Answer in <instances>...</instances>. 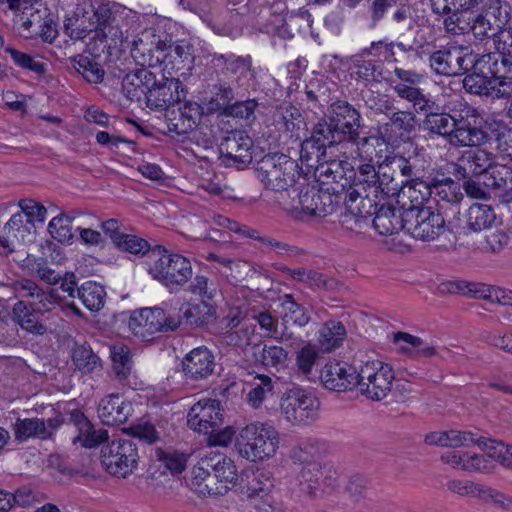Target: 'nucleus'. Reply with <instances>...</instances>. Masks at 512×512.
I'll return each mask as SVG.
<instances>
[{
  "label": "nucleus",
  "mask_w": 512,
  "mask_h": 512,
  "mask_svg": "<svg viewBox=\"0 0 512 512\" xmlns=\"http://www.w3.org/2000/svg\"><path fill=\"white\" fill-rule=\"evenodd\" d=\"M71 421L79 431L73 443L80 442L86 448L102 444L100 461L109 474L126 478L134 472L140 458L134 439L115 438L109 441L107 432L94 430L90 421L80 411L71 414Z\"/></svg>",
  "instance_id": "1"
},
{
  "label": "nucleus",
  "mask_w": 512,
  "mask_h": 512,
  "mask_svg": "<svg viewBox=\"0 0 512 512\" xmlns=\"http://www.w3.org/2000/svg\"><path fill=\"white\" fill-rule=\"evenodd\" d=\"M148 274L169 291L183 289L193 276L191 261L178 253L157 246L147 256Z\"/></svg>",
  "instance_id": "2"
},
{
  "label": "nucleus",
  "mask_w": 512,
  "mask_h": 512,
  "mask_svg": "<svg viewBox=\"0 0 512 512\" xmlns=\"http://www.w3.org/2000/svg\"><path fill=\"white\" fill-rule=\"evenodd\" d=\"M124 17L118 10L108 5L107 16L99 22L96 33L87 43L86 51L93 57H102L108 60L129 47L127 30H123Z\"/></svg>",
  "instance_id": "3"
},
{
  "label": "nucleus",
  "mask_w": 512,
  "mask_h": 512,
  "mask_svg": "<svg viewBox=\"0 0 512 512\" xmlns=\"http://www.w3.org/2000/svg\"><path fill=\"white\" fill-rule=\"evenodd\" d=\"M503 137L504 133L496 129L492 130L491 134L486 132L481 126V119L476 109L468 107L456 111V121L449 144L455 148H472L487 144L492 147L495 143L497 149L505 150L502 145Z\"/></svg>",
  "instance_id": "4"
},
{
  "label": "nucleus",
  "mask_w": 512,
  "mask_h": 512,
  "mask_svg": "<svg viewBox=\"0 0 512 512\" xmlns=\"http://www.w3.org/2000/svg\"><path fill=\"white\" fill-rule=\"evenodd\" d=\"M277 430L268 423L253 422L246 425L236 438L237 450L249 461L272 457L278 448Z\"/></svg>",
  "instance_id": "5"
},
{
  "label": "nucleus",
  "mask_w": 512,
  "mask_h": 512,
  "mask_svg": "<svg viewBox=\"0 0 512 512\" xmlns=\"http://www.w3.org/2000/svg\"><path fill=\"white\" fill-rule=\"evenodd\" d=\"M256 172L265 188L281 192L295 184L299 176V166L295 160L283 153H269L257 162Z\"/></svg>",
  "instance_id": "6"
},
{
  "label": "nucleus",
  "mask_w": 512,
  "mask_h": 512,
  "mask_svg": "<svg viewBox=\"0 0 512 512\" xmlns=\"http://www.w3.org/2000/svg\"><path fill=\"white\" fill-rule=\"evenodd\" d=\"M324 115L336 130L335 132H339L346 144L355 146L360 156V148L366 146L370 140V137L361 136L363 128L361 113L349 102L337 100L328 107Z\"/></svg>",
  "instance_id": "7"
},
{
  "label": "nucleus",
  "mask_w": 512,
  "mask_h": 512,
  "mask_svg": "<svg viewBox=\"0 0 512 512\" xmlns=\"http://www.w3.org/2000/svg\"><path fill=\"white\" fill-rule=\"evenodd\" d=\"M394 379V370L389 363L367 360L358 368L356 387L367 399L381 401L391 392Z\"/></svg>",
  "instance_id": "8"
},
{
  "label": "nucleus",
  "mask_w": 512,
  "mask_h": 512,
  "mask_svg": "<svg viewBox=\"0 0 512 512\" xmlns=\"http://www.w3.org/2000/svg\"><path fill=\"white\" fill-rule=\"evenodd\" d=\"M406 232L413 238L431 241L445 231L447 218L439 210L429 206H411L405 209Z\"/></svg>",
  "instance_id": "9"
},
{
  "label": "nucleus",
  "mask_w": 512,
  "mask_h": 512,
  "mask_svg": "<svg viewBox=\"0 0 512 512\" xmlns=\"http://www.w3.org/2000/svg\"><path fill=\"white\" fill-rule=\"evenodd\" d=\"M320 402L310 391L294 387L280 401L283 417L292 425H309L318 417Z\"/></svg>",
  "instance_id": "10"
},
{
  "label": "nucleus",
  "mask_w": 512,
  "mask_h": 512,
  "mask_svg": "<svg viewBox=\"0 0 512 512\" xmlns=\"http://www.w3.org/2000/svg\"><path fill=\"white\" fill-rule=\"evenodd\" d=\"M425 188L434 195L437 210L445 215L448 225L460 227V204L464 199L460 183L450 177L433 178Z\"/></svg>",
  "instance_id": "11"
},
{
  "label": "nucleus",
  "mask_w": 512,
  "mask_h": 512,
  "mask_svg": "<svg viewBox=\"0 0 512 512\" xmlns=\"http://www.w3.org/2000/svg\"><path fill=\"white\" fill-rule=\"evenodd\" d=\"M180 323V317L167 315L164 309L154 307L133 312L128 324L135 336L150 340L156 333L176 330Z\"/></svg>",
  "instance_id": "12"
},
{
  "label": "nucleus",
  "mask_w": 512,
  "mask_h": 512,
  "mask_svg": "<svg viewBox=\"0 0 512 512\" xmlns=\"http://www.w3.org/2000/svg\"><path fill=\"white\" fill-rule=\"evenodd\" d=\"M477 54L468 48L452 45L433 52L429 63L431 69L439 75L458 76L468 72L475 65Z\"/></svg>",
  "instance_id": "13"
},
{
  "label": "nucleus",
  "mask_w": 512,
  "mask_h": 512,
  "mask_svg": "<svg viewBox=\"0 0 512 512\" xmlns=\"http://www.w3.org/2000/svg\"><path fill=\"white\" fill-rule=\"evenodd\" d=\"M213 63L222 68V73L231 78L238 88L243 90L255 89L257 86V71L253 66L250 55L238 56L233 53L214 54Z\"/></svg>",
  "instance_id": "14"
},
{
  "label": "nucleus",
  "mask_w": 512,
  "mask_h": 512,
  "mask_svg": "<svg viewBox=\"0 0 512 512\" xmlns=\"http://www.w3.org/2000/svg\"><path fill=\"white\" fill-rule=\"evenodd\" d=\"M108 4L98 3L97 6L77 7L75 12L64 20L65 33L72 39L82 40L89 34L96 33L99 22L107 16Z\"/></svg>",
  "instance_id": "15"
},
{
  "label": "nucleus",
  "mask_w": 512,
  "mask_h": 512,
  "mask_svg": "<svg viewBox=\"0 0 512 512\" xmlns=\"http://www.w3.org/2000/svg\"><path fill=\"white\" fill-rule=\"evenodd\" d=\"M187 423L192 430L202 434L219 429L224 423L221 402L217 399H200L190 408Z\"/></svg>",
  "instance_id": "16"
},
{
  "label": "nucleus",
  "mask_w": 512,
  "mask_h": 512,
  "mask_svg": "<svg viewBox=\"0 0 512 512\" xmlns=\"http://www.w3.org/2000/svg\"><path fill=\"white\" fill-rule=\"evenodd\" d=\"M186 89L177 78L156 77L155 85L149 87L145 103L153 110H166L186 97Z\"/></svg>",
  "instance_id": "17"
},
{
  "label": "nucleus",
  "mask_w": 512,
  "mask_h": 512,
  "mask_svg": "<svg viewBox=\"0 0 512 512\" xmlns=\"http://www.w3.org/2000/svg\"><path fill=\"white\" fill-rule=\"evenodd\" d=\"M281 308L282 342L287 343L289 346L299 347L304 341L301 337L295 335L290 324L299 328L305 327L311 320L309 310L300 303H297L291 294L284 295Z\"/></svg>",
  "instance_id": "18"
},
{
  "label": "nucleus",
  "mask_w": 512,
  "mask_h": 512,
  "mask_svg": "<svg viewBox=\"0 0 512 512\" xmlns=\"http://www.w3.org/2000/svg\"><path fill=\"white\" fill-rule=\"evenodd\" d=\"M252 146L250 137L241 132H231L219 145L220 159L226 166L244 168L252 161Z\"/></svg>",
  "instance_id": "19"
},
{
  "label": "nucleus",
  "mask_w": 512,
  "mask_h": 512,
  "mask_svg": "<svg viewBox=\"0 0 512 512\" xmlns=\"http://www.w3.org/2000/svg\"><path fill=\"white\" fill-rule=\"evenodd\" d=\"M293 208L300 209L304 214L313 217H326L336 212L332 195L310 185H306L299 191L297 205L294 204Z\"/></svg>",
  "instance_id": "20"
},
{
  "label": "nucleus",
  "mask_w": 512,
  "mask_h": 512,
  "mask_svg": "<svg viewBox=\"0 0 512 512\" xmlns=\"http://www.w3.org/2000/svg\"><path fill=\"white\" fill-rule=\"evenodd\" d=\"M358 369L339 361L328 362L321 370L320 379L325 388L345 392L357 385Z\"/></svg>",
  "instance_id": "21"
},
{
  "label": "nucleus",
  "mask_w": 512,
  "mask_h": 512,
  "mask_svg": "<svg viewBox=\"0 0 512 512\" xmlns=\"http://www.w3.org/2000/svg\"><path fill=\"white\" fill-rule=\"evenodd\" d=\"M214 368V355L207 347L194 348L182 360L184 376L193 381L208 378L213 373Z\"/></svg>",
  "instance_id": "22"
},
{
  "label": "nucleus",
  "mask_w": 512,
  "mask_h": 512,
  "mask_svg": "<svg viewBox=\"0 0 512 512\" xmlns=\"http://www.w3.org/2000/svg\"><path fill=\"white\" fill-rule=\"evenodd\" d=\"M380 195L363 193L361 196L352 197L351 193L345 192L344 205L346 213L344 214L345 222L348 218L354 220V223L361 227L362 223H366L370 217L376 215L378 208V198Z\"/></svg>",
  "instance_id": "23"
},
{
  "label": "nucleus",
  "mask_w": 512,
  "mask_h": 512,
  "mask_svg": "<svg viewBox=\"0 0 512 512\" xmlns=\"http://www.w3.org/2000/svg\"><path fill=\"white\" fill-rule=\"evenodd\" d=\"M98 417L102 423L115 426L125 423L133 412L132 404L119 394H111L101 399L98 405Z\"/></svg>",
  "instance_id": "24"
},
{
  "label": "nucleus",
  "mask_w": 512,
  "mask_h": 512,
  "mask_svg": "<svg viewBox=\"0 0 512 512\" xmlns=\"http://www.w3.org/2000/svg\"><path fill=\"white\" fill-rule=\"evenodd\" d=\"M155 83L156 74L147 68H139L123 77L122 92L130 101H145L149 87Z\"/></svg>",
  "instance_id": "25"
},
{
  "label": "nucleus",
  "mask_w": 512,
  "mask_h": 512,
  "mask_svg": "<svg viewBox=\"0 0 512 512\" xmlns=\"http://www.w3.org/2000/svg\"><path fill=\"white\" fill-rule=\"evenodd\" d=\"M333 126L325 115L313 126L311 135L305 139V148L312 147L316 149V159L325 154L326 148L333 146H344L346 143L340 137L339 132H335Z\"/></svg>",
  "instance_id": "26"
},
{
  "label": "nucleus",
  "mask_w": 512,
  "mask_h": 512,
  "mask_svg": "<svg viewBox=\"0 0 512 512\" xmlns=\"http://www.w3.org/2000/svg\"><path fill=\"white\" fill-rule=\"evenodd\" d=\"M213 455L212 451L205 454L192 470V484L196 492L202 495H223L225 489L223 486L216 487L213 477Z\"/></svg>",
  "instance_id": "27"
},
{
  "label": "nucleus",
  "mask_w": 512,
  "mask_h": 512,
  "mask_svg": "<svg viewBox=\"0 0 512 512\" xmlns=\"http://www.w3.org/2000/svg\"><path fill=\"white\" fill-rule=\"evenodd\" d=\"M417 118L411 111L392 110L388 115V122L383 126L389 139L401 140L406 142L411 139L416 131Z\"/></svg>",
  "instance_id": "28"
},
{
  "label": "nucleus",
  "mask_w": 512,
  "mask_h": 512,
  "mask_svg": "<svg viewBox=\"0 0 512 512\" xmlns=\"http://www.w3.org/2000/svg\"><path fill=\"white\" fill-rule=\"evenodd\" d=\"M321 177L326 178V183L332 182L348 192L352 187V178L355 176V168L347 160L333 159L321 163L317 167Z\"/></svg>",
  "instance_id": "29"
},
{
  "label": "nucleus",
  "mask_w": 512,
  "mask_h": 512,
  "mask_svg": "<svg viewBox=\"0 0 512 512\" xmlns=\"http://www.w3.org/2000/svg\"><path fill=\"white\" fill-rule=\"evenodd\" d=\"M405 210L381 205L371 220L373 228L382 236H390L401 230L406 232Z\"/></svg>",
  "instance_id": "30"
},
{
  "label": "nucleus",
  "mask_w": 512,
  "mask_h": 512,
  "mask_svg": "<svg viewBox=\"0 0 512 512\" xmlns=\"http://www.w3.org/2000/svg\"><path fill=\"white\" fill-rule=\"evenodd\" d=\"M377 175V168L372 159L360 164L355 169L351 190H348L351 193V198L361 196L363 193L378 195L377 184L379 176Z\"/></svg>",
  "instance_id": "31"
},
{
  "label": "nucleus",
  "mask_w": 512,
  "mask_h": 512,
  "mask_svg": "<svg viewBox=\"0 0 512 512\" xmlns=\"http://www.w3.org/2000/svg\"><path fill=\"white\" fill-rule=\"evenodd\" d=\"M507 16V11H505L503 20L497 18L495 14L490 12L479 14L472 21L471 31L476 39L483 41L485 39L492 38L495 43L497 36L504 31Z\"/></svg>",
  "instance_id": "32"
},
{
  "label": "nucleus",
  "mask_w": 512,
  "mask_h": 512,
  "mask_svg": "<svg viewBox=\"0 0 512 512\" xmlns=\"http://www.w3.org/2000/svg\"><path fill=\"white\" fill-rule=\"evenodd\" d=\"M213 477L216 487L223 486L225 493L231 486H235L238 480L237 468L234 461L220 451H212Z\"/></svg>",
  "instance_id": "33"
},
{
  "label": "nucleus",
  "mask_w": 512,
  "mask_h": 512,
  "mask_svg": "<svg viewBox=\"0 0 512 512\" xmlns=\"http://www.w3.org/2000/svg\"><path fill=\"white\" fill-rule=\"evenodd\" d=\"M425 112L426 115L422 122L423 130L427 131L429 134L440 136L449 143L450 135L453 133L456 121V111L453 114L439 113L431 111L430 108Z\"/></svg>",
  "instance_id": "34"
},
{
  "label": "nucleus",
  "mask_w": 512,
  "mask_h": 512,
  "mask_svg": "<svg viewBox=\"0 0 512 512\" xmlns=\"http://www.w3.org/2000/svg\"><path fill=\"white\" fill-rule=\"evenodd\" d=\"M475 65L466 73L463 79L464 89L471 94L491 96L493 83L495 80L490 79L484 68V63L477 62V56L475 57Z\"/></svg>",
  "instance_id": "35"
},
{
  "label": "nucleus",
  "mask_w": 512,
  "mask_h": 512,
  "mask_svg": "<svg viewBox=\"0 0 512 512\" xmlns=\"http://www.w3.org/2000/svg\"><path fill=\"white\" fill-rule=\"evenodd\" d=\"M252 351L255 362L265 368L279 370L287 365L288 352L281 346L257 343L253 345Z\"/></svg>",
  "instance_id": "36"
},
{
  "label": "nucleus",
  "mask_w": 512,
  "mask_h": 512,
  "mask_svg": "<svg viewBox=\"0 0 512 512\" xmlns=\"http://www.w3.org/2000/svg\"><path fill=\"white\" fill-rule=\"evenodd\" d=\"M72 361L82 374H97L102 371V360L87 343H75Z\"/></svg>",
  "instance_id": "37"
},
{
  "label": "nucleus",
  "mask_w": 512,
  "mask_h": 512,
  "mask_svg": "<svg viewBox=\"0 0 512 512\" xmlns=\"http://www.w3.org/2000/svg\"><path fill=\"white\" fill-rule=\"evenodd\" d=\"M393 342L400 344L401 342L411 346L399 345V351L407 354L409 357L415 360L425 359L433 357L437 354L434 346L421 347L424 343L423 339L407 332H396L393 334Z\"/></svg>",
  "instance_id": "38"
},
{
  "label": "nucleus",
  "mask_w": 512,
  "mask_h": 512,
  "mask_svg": "<svg viewBox=\"0 0 512 512\" xmlns=\"http://www.w3.org/2000/svg\"><path fill=\"white\" fill-rule=\"evenodd\" d=\"M390 165L389 157H386L381 163L377 162V176H379L377 184L378 195L394 196L404 186V181L401 180L396 170L390 167Z\"/></svg>",
  "instance_id": "39"
},
{
  "label": "nucleus",
  "mask_w": 512,
  "mask_h": 512,
  "mask_svg": "<svg viewBox=\"0 0 512 512\" xmlns=\"http://www.w3.org/2000/svg\"><path fill=\"white\" fill-rule=\"evenodd\" d=\"M347 331L342 322L329 320L319 330L318 343L323 351L330 352L342 346Z\"/></svg>",
  "instance_id": "40"
},
{
  "label": "nucleus",
  "mask_w": 512,
  "mask_h": 512,
  "mask_svg": "<svg viewBox=\"0 0 512 512\" xmlns=\"http://www.w3.org/2000/svg\"><path fill=\"white\" fill-rule=\"evenodd\" d=\"M101 57H93L78 54L69 60L73 68L89 83H101L104 79L105 71L97 61Z\"/></svg>",
  "instance_id": "41"
},
{
  "label": "nucleus",
  "mask_w": 512,
  "mask_h": 512,
  "mask_svg": "<svg viewBox=\"0 0 512 512\" xmlns=\"http://www.w3.org/2000/svg\"><path fill=\"white\" fill-rule=\"evenodd\" d=\"M13 319L20 327L34 335H43L46 333L47 328L43 325L36 313L24 301H18L12 309Z\"/></svg>",
  "instance_id": "42"
},
{
  "label": "nucleus",
  "mask_w": 512,
  "mask_h": 512,
  "mask_svg": "<svg viewBox=\"0 0 512 512\" xmlns=\"http://www.w3.org/2000/svg\"><path fill=\"white\" fill-rule=\"evenodd\" d=\"M496 215L491 206L486 204H473L466 212V221L463 228L477 232L491 227Z\"/></svg>",
  "instance_id": "43"
},
{
  "label": "nucleus",
  "mask_w": 512,
  "mask_h": 512,
  "mask_svg": "<svg viewBox=\"0 0 512 512\" xmlns=\"http://www.w3.org/2000/svg\"><path fill=\"white\" fill-rule=\"evenodd\" d=\"M15 440L25 442L30 438L48 439L45 420L41 418H18L13 425Z\"/></svg>",
  "instance_id": "44"
},
{
  "label": "nucleus",
  "mask_w": 512,
  "mask_h": 512,
  "mask_svg": "<svg viewBox=\"0 0 512 512\" xmlns=\"http://www.w3.org/2000/svg\"><path fill=\"white\" fill-rule=\"evenodd\" d=\"M182 310V320L187 325L193 327H203L209 324L216 315V309L213 305L205 301L195 304H188Z\"/></svg>",
  "instance_id": "45"
},
{
  "label": "nucleus",
  "mask_w": 512,
  "mask_h": 512,
  "mask_svg": "<svg viewBox=\"0 0 512 512\" xmlns=\"http://www.w3.org/2000/svg\"><path fill=\"white\" fill-rule=\"evenodd\" d=\"M274 120L279 131L287 133L290 137L298 138L303 120L296 107L292 105L279 107L274 115Z\"/></svg>",
  "instance_id": "46"
},
{
  "label": "nucleus",
  "mask_w": 512,
  "mask_h": 512,
  "mask_svg": "<svg viewBox=\"0 0 512 512\" xmlns=\"http://www.w3.org/2000/svg\"><path fill=\"white\" fill-rule=\"evenodd\" d=\"M480 442H486V446L482 445L485 449L488 450L487 454H471L467 452L466 456V465L463 466V471L468 472H479V473H489L494 468V463L492 458H495L493 455V449L491 446H496V442L491 439H482L480 438Z\"/></svg>",
  "instance_id": "47"
},
{
  "label": "nucleus",
  "mask_w": 512,
  "mask_h": 512,
  "mask_svg": "<svg viewBox=\"0 0 512 512\" xmlns=\"http://www.w3.org/2000/svg\"><path fill=\"white\" fill-rule=\"evenodd\" d=\"M83 305L90 311L97 312L104 307L106 292L100 284L87 281L77 290Z\"/></svg>",
  "instance_id": "48"
},
{
  "label": "nucleus",
  "mask_w": 512,
  "mask_h": 512,
  "mask_svg": "<svg viewBox=\"0 0 512 512\" xmlns=\"http://www.w3.org/2000/svg\"><path fill=\"white\" fill-rule=\"evenodd\" d=\"M445 290L452 294L472 295L476 298L486 299L492 302V294L495 287H489L481 283H471L460 280L448 281L443 284Z\"/></svg>",
  "instance_id": "49"
},
{
  "label": "nucleus",
  "mask_w": 512,
  "mask_h": 512,
  "mask_svg": "<svg viewBox=\"0 0 512 512\" xmlns=\"http://www.w3.org/2000/svg\"><path fill=\"white\" fill-rule=\"evenodd\" d=\"M477 62L484 63V68L490 79H500L511 72L512 63L510 58H505L499 52L497 54H486L477 56Z\"/></svg>",
  "instance_id": "50"
},
{
  "label": "nucleus",
  "mask_w": 512,
  "mask_h": 512,
  "mask_svg": "<svg viewBox=\"0 0 512 512\" xmlns=\"http://www.w3.org/2000/svg\"><path fill=\"white\" fill-rule=\"evenodd\" d=\"M393 90L399 98L412 103L420 111H428L434 105V102L428 99L416 85L396 84Z\"/></svg>",
  "instance_id": "51"
},
{
  "label": "nucleus",
  "mask_w": 512,
  "mask_h": 512,
  "mask_svg": "<svg viewBox=\"0 0 512 512\" xmlns=\"http://www.w3.org/2000/svg\"><path fill=\"white\" fill-rule=\"evenodd\" d=\"M355 74L368 83L381 82L384 79V65L380 60L354 59Z\"/></svg>",
  "instance_id": "52"
},
{
  "label": "nucleus",
  "mask_w": 512,
  "mask_h": 512,
  "mask_svg": "<svg viewBox=\"0 0 512 512\" xmlns=\"http://www.w3.org/2000/svg\"><path fill=\"white\" fill-rule=\"evenodd\" d=\"M113 370L119 379H126L131 372L132 359L130 349L124 344L110 346Z\"/></svg>",
  "instance_id": "53"
},
{
  "label": "nucleus",
  "mask_w": 512,
  "mask_h": 512,
  "mask_svg": "<svg viewBox=\"0 0 512 512\" xmlns=\"http://www.w3.org/2000/svg\"><path fill=\"white\" fill-rule=\"evenodd\" d=\"M273 380L267 375H257L251 383V389L247 394V402L253 407L258 408L266 399L268 394L273 392Z\"/></svg>",
  "instance_id": "54"
},
{
  "label": "nucleus",
  "mask_w": 512,
  "mask_h": 512,
  "mask_svg": "<svg viewBox=\"0 0 512 512\" xmlns=\"http://www.w3.org/2000/svg\"><path fill=\"white\" fill-rule=\"evenodd\" d=\"M5 52L11 56L14 64L19 68L29 70L35 73L38 77H42L46 74V64L36 60L38 56L29 55L11 46L5 47Z\"/></svg>",
  "instance_id": "55"
},
{
  "label": "nucleus",
  "mask_w": 512,
  "mask_h": 512,
  "mask_svg": "<svg viewBox=\"0 0 512 512\" xmlns=\"http://www.w3.org/2000/svg\"><path fill=\"white\" fill-rule=\"evenodd\" d=\"M463 157L469 165V170H472L473 176L487 177V173L494 163L493 154L484 149L466 152Z\"/></svg>",
  "instance_id": "56"
},
{
  "label": "nucleus",
  "mask_w": 512,
  "mask_h": 512,
  "mask_svg": "<svg viewBox=\"0 0 512 512\" xmlns=\"http://www.w3.org/2000/svg\"><path fill=\"white\" fill-rule=\"evenodd\" d=\"M254 329L248 325H241L237 330H227L220 334L219 342L222 345L245 349L251 343Z\"/></svg>",
  "instance_id": "57"
},
{
  "label": "nucleus",
  "mask_w": 512,
  "mask_h": 512,
  "mask_svg": "<svg viewBox=\"0 0 512 512\" xmlns=\"http://www.w3.org/2000/svg\"><path fill=\"white\" fill-rule=\"evenodd\" d=\"M391 161L390 167L396 170V173L399 175L402 181H404V185L406 184H422L423 181L420 180L421 171L416 168V166L407 158L402 156H393L389 157Z\"/></svg>",
  "instance_id": "58"
},
{
  "label": "nucleus",
  "mask_w": 512,
  "mask_h": 512,
  "mask_svg": "<svg viewBox=\"0 0 512 512\" xmlns=\"http://www.w3.org/2000/svg\"><path fill=\"white\" fill-rule=\"evenodd\" d=\"M247 491L249 497L266 496L274 486V481L269 472L264 470H257L251 473L248 477Z\"/></svg>",
  "instance_id": "59"
},
{
  "label": "nucleus",
  "mask_w": 512,
  "mask_h": 512,
  "mask_svg": "<svg viewBox=\"0 0 512 512\" xmlns=\"http://www.w3.org/2000/svg\"><path fill=\"white\" fill-rule=\"evenodd\" d=\"M485 185L496 190L512 185V166L494 162L485 177Z\"/></svg>",
  "instance_id": "60"
},
{
  "label": "nucleus",
  "mask_w": 512,
  "mask_h": 512,
  "mask_svg": "<svg viewBox=\"0 0 512 512\" xmlns=\"http://www.w3.org/2000/svg\"><path fill=\"white\" fill-rule=\"evenodd\" d=\"M155 457L158 461L172 473L180 474L186 467L188 455L172 449L158 448L155 451Z\"/></svg>",
  "instance_id": "61"
},
{
  "label": "nucleus",
  "mask_w": 512,
  "mask_h": 512,
  "mask_svg": "<svg viewBox=\"0 0 512 512\" xmlns=\"http://www.w3.org/2000/svg\"><path fill=\"white\" fill-rule=\"evenodd\" d=\"M34 228L35 225L31 223V220H27L25 214L18 212L13 214L5 224L4 232L17 240L25 241L26 236L31 234V230Z\"/></svg>",
  "instance_id": "62"
},
{
  "label": "nucleus",
  "mask_w": 512,
  "mask_h": 512,
  "mask_svg": "<svg viewBox=\"0 0 512 512\" xmlns=\"http://www.w3.org/2000/svg\"><path fill=\"white\" fill-rule=\"evenodd\" d=\"M321 471L317 464L312 467H303L300 475V491L309 498H315L320 490Z\"/></svg>",
  "instance_id": "63"
},
{
  "label": "nucleus",
  "mask_w": 512,
  "mask_h": 512,
  "mask_svg": "<svg viewBox=\"0 0 512 512\" xmlns=\"http://www.w3.org/2000/svg\"><path fill=\"white\" fill-rule=\"evenodd\" d=\"M189 293L212 300L217 295L216 285L205 275L197 274L184 287Z\"/></svg>",
  "instance_id": "64"
}]
</instances>
